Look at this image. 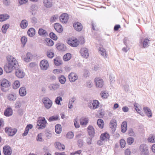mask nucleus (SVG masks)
<instances>
[{
    "instance_id": "obj_1",
    "label": "nucleus",
    "mask_w": 155,
    "mask_h": 155,
    "mask_svg": "<svg viewBox=\"0 0 155 155\" xmlns=\"http://www.w3.org/2000/svg\"><path fill=\"white\" fill-rule=\"evenodd\" d=\"M19 68V65L16 59L10 55V73Z\"/></svg>"
},
{
    "instance_id": "obj_2",
    "label": "nucleus",
    "mask_w": 155,
    "mask_h": 155,
    "mask_svg": "<svg viewBox=\"0 0 155 155\" xmlns=\"http://www.w3.org/2000/svg\"><path fill=\"white\" fill-rule=\"evenodd\" d=\"M47 121L44 117L39 118L37 121L36 127L38 129H44L46 127Z\"/></svg>"
},
{
    "instance_id": "obj_3",
    "label": "nucleus",
    "mask_w": 155,
    "mask_h": 155,
    "mask_svg": "<svg viewBox=\"0 0 155 155\" xmlns=\"http://www.w3.org/2000/svg\"><path fill=\"white\" fill-rule=\"evenodd\" d=\"M42 102L44 107L47 109L50 108L53 104L52 101L47 97L43 98L42 99Z\"/></svg>"
},
{
    "instance_id": "obj_4",
    "label": "nucleus",
    "mask_w": 155,
    "mask_h": 155,
    "mask_svg": "<svg viewBox=\"0 0 155 155\" xmlns=\"http://www.w3.org/2000/svg\"><path fill=\"white\" fill-rule=\"evenodd\" d=\"M99 104L100 103L98 101L94 100L93 101H89L87 103V105L90 109L95 110L98 108Z\"/></svg>"
},
{
    "instance_id": "obj_5",
    "label": "nucleus",
    "mask_w": 155,
    "mask_h": 155,
    "mask_svg": "<svg viewBox=\"0 0 155 155\" xmlns=\"http://www.w3.org/2000/svg\"><path fill=\"white\" fill-rule=\"evenodd\" d=\"M140 153L141 155H149V151L148 147L146 144H142L139 147Z\"/></svg>"
},
{
    "instance_id": "obj_6",
    "label": "nucleus",
    "mask_w": 155,
    "mask_h": 155,
    "mask_svg": "<svg viewBox=\"0 0 155 155\" xmlns=\"http://www.w3.org/2000/svg\"><path fill=\"white\" fill-rule=\"evenodd\" d=\"M68 44L72 47H76L79 45L78 40L76 38H70L67 41Z\"/></svg>"
},
{
    "instance_id": "obj_7",
    "label": "nucleus",
    "mask_w": 155,
    "mask_h": 155,
    "mask_svg": "<svg viewBox=\"0 0 155 155\" xmlns=\"http://www.w3.org/2000/svg\"><path fill=\"white\" fill-rule=\"evenodd\" d=\"M80 53L82 57L87 58L89 56L88 50L86 48H82L80 51Z\"/></svg>"
},
{
    "instance_id": "obj_8",
    "label": "nucleus",
    "mask_w": 155,
    "mask_h": 155,
    "mask_svg": "<svg viewBox=\"0 0 155 155\" xmlns=\"http://www.w3.org/2000/svg\"><path fill=\"white\" fill-rule=\"evenodd\" d=\"M40 66L42 70H47L49 67V64L48 61L46 60H43L41 61L40 63Z\"/></svg>"
},
{
    "instance_id": "obj_9",
    "label": "nucleus",
    "mask_w": 155,
    "mask_h": 155,
    "mask_svg": "<svg viewBox=\"0 0 155 155\" xmlns=\"http://www.w3.org/2000/svg\"><path fill=\"white\" fill-rule=\"evenodd\" d=\"M1 86L2 87V89L5 91L8 90L9 84L8 81L6 79H3L2 82Z\"/></svg>"
},
{
    "instance_id": "obj_10",
    "label": "nucleus",
    "mask_w": 155,
    "mask_h": 155,
    "mask_svg": "<svg viewBox=\"0 0 155 155\" xmlns=\"http://www.w3.org/2000/svg\"><path fill=\"white\" fill-rule=\"evenodd\" d=\"M68 19V15L66 13L62 14L59 17V19L60 21L64 23H67Z\"/></svg>"
},
{
    "instance_id": "obj_11",
    "label": "nucleus",
    "mask_w": 155,
    "mask_h": 155,
    "mask_svg": "<svg viewBox=\"0 0 155 155\" xmlns=\"http://www.w3.org/2000/svg\"><path fill=\"white\" fill-rule=\"evenodd\" d=\"M15 73L16 76L18 78H24L25 76V73L22 70L19 68H17L15 70Z\"/></svg>"
},
{
    "instance_id": "obj_12",
    "label": "nucleus",
    "mask_w": 155,
    "mask_h": 155,
    "mask_svg": "<svg viewBox=\"0 0 155 155\" xmlns=\"http://www.w3.org/2000/svg\"><path fill=\"white\" fill-rule=\"evenodd\" d=\"M68 78L71 82H74L78 78V76L75 73L71 72L68 75Z\"/></svg>"
},
{
    "instance_id": "obj_13",
    "label": "nucleus",
    "mask_w": 155,
    "mask_h": 155,
    "mask_svg": "<svg viewBox=\"0 0 155 155\" xmlns=\"http://www.w3.org/2000/svg\"><path fill=\"white\" fill-rule=\"evenodd\" d=\"M151 41L150 38L148 37H146L144 39L143 41L142 39L140 40V43H142L143 44V47L144 48L148 47L150 44V41Z\"/></svg>"
},
{
    "instance_id": "obj_14",
    "label": "nucleus",
    "mask_w": 155,
    "mask_h": 155,
    "mask_svg": "<svg viewBox=\"0 0 155 155\" xmlns=\"http://www.w3.org/2000/svg\"><path fill=\"white\" fill-rule=\"evenodd\" d=\"M4 69L5 71L7 73L10 72V58L9 57H7V58Z\"/></svg>"
},
{
    "instance_id": "obj_15",
    "label": "nucleus",
    "mask_w": 155,
    "mask_h": 155,
    "mask_svg": "<svg viewBox=\"0 0 155 155\" xmlns=\"http://www.w3.org/2000/svg\"><path fill=\"white\" fill-rule=\"evenodd\" d=\"M89 135L91 138H93L95 134L94 129L92 126H89L87 128Z\"/></svg>"
},
{
    "instance_id": "obj_16",
    "label": "nucleus",
    "mask_w": 155,
    "mask_h": 155,
    "mask_svg": "<svg viewBox=\"0 0 155 155\" xmlns=\"http://www.w3.org/2000/svg\"><path fill=\"white\" fill-rule=\"evenodd\" d=\"M56 48L59 51H64L66 50V47L64 44L58 43L56 45Z\"/></svg>"
},
{
    "instance_id": "obj_17",
    "label": "nucleus",
    "mask_w": 155,
    "mask_h": 155,
    "mask_svg": "<svg viewBox=\"0 0 155 155\" xmlns=\"http://www.w3.org/2000/svg\"><path fill=\"white\" fill-rule=\"evenodd\" d=\"M54 28L55 30L58 32L61 33L63 31L62 26L59 23H56L54 24Z\"/></svg>"
},
{
    "instance_id": "obj_18",
    "label": "nucleus",
    "mask_w": 155,
    "mask_h": 155,
    "mask_svg": "<svg viewBox=\"0 0 155 155\" xmlns=\"http://www.w3.org/2000/svg\"><path fill=\"white\" fill-rule=\"evenodd\" d=\"M95 81L97 87L101 88L103 87L104 84V81L102 79H100L98 78H95Z\"/></svg>"
},
{
    "instance_id": "obj_19",
    "label": "nucleus",
    "mask_w": 155,
    "mask_h": 155,
    "mask_svg": "<svg viewBox=\"0 0 155 155\" xmlns=\"http://www.w3.org/2000/svg\"><path fill=\"white\" fill-rule=\"evenodd\" d=\"M73 27L75 29L78 31H81L83 28L81 23L78 22L74 23L73 24Z\"/></svg>"
},
{
    "instance_id": "obj_20",
    "label": "nucleus",
    "mask_w": 155,
    "mask_h": 155,
    "mask_svg": "<svg viewBox=\"0 0 155 155\" xmlns=\"http://www.w3.org/2000/svg\"><path fill=\"white\" fill-rule=\"evenodd\" d=\"M143 109L145 113L148 117L150 118L152 117V114L151 110L150 108L148 107H143Z\"/></svg>"
},
{
    "instance_id": "obj_21",
    "label": "nucleus",
    "mask_w": 155,
    "mask_h": 155,
    "mask_svg": "<svg viewBox=\"0 0 155 155\" xmlns=\"http://www.w3.org/2000/svg\"><path fill=\"white\" fill-rule=\"evenodd\" d=\"M26 57L24 58L23 59L24 61L27 62H29L31 61L33 57V55L31 52H28L26 55Z\"/></svg>"
},
{
    "instance_id": "obj_22",
    "label": "nucleus",
    "mask_w": 155,
    "mask_h": 155,
    "mask_svg": "<svg viewBox=\"0 0 155 155\" xmlns=\"http://www.w3.org/2000/svg\"><path fill=\"white\" fill-rule=\"evenodd\" d=\"M19 94L21 97H24L26 94V90L25 87H21L19 90Z\"/></svg>"
},
{
    "instance_id": "obj_23",
    "label": "nucleus",
    "mask_w": 155,
    "mask_h": 155,
    "mask_svg": "<svg viewBox=\"0 0 155 155\" xmlns=\"http://www.w3.org/2000/svg\"><path fill=\"white\" fill-rule=\"evenodd\" d=\"M59 86L60 85L59 84L55 83L50 84L48 86V88L50 90L54 91L59 88Z\"/></svg>"
},
{
    "instance_id": "obj_24",
    "label": "nucleus",
    "mask_w": 155,
    "mask_h": 155,
    "mask_svg": "<svg viewBox=\"0 0 155 155\" xmlns=\"http://www.w3.org/2000/svg\"><path fill=\"white\" fill-rule=\"evenodd\" d=\"M43 3L44 6L47 8H50L52 6V2L49 0H44Z\"/></svg>"
},
{
    "instance_id": "obj_25",
    "label": "nucleus",
    "mask_w": 155,
    "mask_h": 155,
    "mask_svg": "<svg viewBox=\"0 0 155 155\" xmlns=\"http://www.w3.org/2000/svg\"><path fill=\"white\" fill-rule=\"evenodd\" d=\"M127 130V123L126 121H124L122 123L121 127V132L124 133Z\"/></svg>"
},
{
    "instance_id": "obj_26",
    "label": "nucleus",
    "mask_w": 155,
    "mask_h": 155,
    "mask_svg": "<svg viewBox=\"0 0 155 155\" xmlns=\"http://www.w3.org/2000/svg\"><path fill=\"white\" fill-rule=\"evenodd\" d=\"M55 147L59 150L63 151L65 149V146L64 145L61 144L60 142H57L55 143Z\"/></svg>"
},
{
    "instance_id": "obj_27",
    "label": "nucleus",
    "mask_w": 155,
    "mask_h": 155,
    "mask_svg": "<svg viewBox=\"0 0 155 155\" xmlns=\"http://www.w3.org/2000/svg\"><path fill=\"white\" fill-rule=\"evenodd\" d=\"M76 98L75 97H73L69 99L68 105V107L69 109H71L73 107V104L76 100Z\"/></svg>"
},
{
    "instance_id": "obj_28",
    "label": "nucleus",
    "mask_w": 155,
    "mask_h": 155,
    "mask_svg": "<svg viewBox=\"0 0 155 155\" xmlns=\"http://www.w3.org/2000/svg\"><path fill=\"white\" fill-rule=\"evenodd\" d=\"M38 33L41 36H46L48 35V34L46 31L42 28H40L38 31Z\"/></svg>"
},
{
    "instance_id": "obj_29",
    "label": "nucleus",
    "mask_w": 155,
    "mask_h": 155,
    "mask_svg": "<svg viewBox=\"0 0 155 155\" xmlns=\"http://www.w3.org/2000/svg\"><path fill=\"white\" fill-rule=\"evenodd\" d=\"M35 30L33 28H30L28 31L27 34L28 35L31 37L34 36L35 34Z\"/></svg>"
},
{
    "instance_id": "obj_30",
    "label": "nucleus",
    "mask_w": 155,
    "mask_h": 155,
    "mask_svg": "<svg viewBox=\"0 0 155 155\" xmlns=\"http://www.w3.org/2000/svg\"><path fill=\"white\" fill-rule=\"evenodd\" d=\"M28 25V22L26 20H23L21 22L20 27L22 29H25L27 27Z\"/></svg>"
},
{
    "instance_id": "obj_31",
    "label": "nucleus",
    "mask_w": 155,
    "mask_h": 155,
    "mask_svg": "<svg viewBox=\"0 0 155 155\" xmlns=\"http://www.w3.org/2000/svg\"><path fill=\"white\" fill-rule=\"evenodd\" d=\"M110 138L109 134L106 132L102 134L100 136L101 140L104 141L105 139H108Z\"/></svg>"
},
{
    "instance_id": "obj_32",
    "label": "nucleus",
    "mask_w": 155,
    "mask_h": 155,
    "mask_svg": "<svg viewBox=\"0 0 155 155\" xmlns=\"http://www.w3.org/2000/svg\"><path fill=\"white\" fill-rule=\"evenodd\" d=\"M117 125V121L115 120H112L110 123V126L112 129L115 130Z\"/></svg>"
},
{
    "instance_id": "obj_33",
    "label": "nucleus",
    "mask_w": 155,
    "mask_h": 155,
    "mask_svg": "<svg viewBox=\"0 0 155 155\" xmlns=\"http://www.w3.org/2000/svg\"><path fill=\"white\" fill-rule=\"evenodd\" d=\"M9 15L7 14H1L0 15V21L2 22L8 19L9 18Z\"/></svg>"
},
{
    "instance_id": "obj_34",
    "label": "nucleus",
    "mask_w": 155,
    "mask_h": 155,
    "mask_svg": "<svg viewBox=\"0 0 155 155\" xmlns=\"http://www.w3.org/2000/svg\"><path fill=\"white\" fill-rule=\"evenodd\" d=\"M99 53L104 58H107V54L105 49L103 48H100L99 51Z\"/></svg>"
},
{
    "instance_id": "obj_35",
    "label": "nucleus",
    "mask_w": 155,
    "mask_h": 155,
    "mask_svg": "<svg viewBox=\"0 0 155 155\" xmlns=\"http://www.w3.org/2000/svg\"><path fill=\"white\" fill-rule=\"evenodd\" d=\"M55 132L58 134H60L61 132L62 128L61 125L58 124H56L55 127Z\"/></svg>"
},
{
    "instance_id": "obj_36",
    "label": "nucleus",
    "mask_w": 155,
    "mask_h": 155,
    "mask_svg": "<svg viewBox=\"0 0 155 155\" xmlns=\"http://www.w3.org/2000/svg\"><path fill=\"white\" fill-rule=\"evenodd\" d=\"M3 150L4 154L5 155H10V147L8 145L4 147Z\"/></svg>"
},
{
    "instance_id": "obj_37",
    "label": "nucleus",
    "mask_w": 155,
    "mask_h": 155,
    "mask_svg": "<svg viewBox=\"0 0 155 155\" xmlns=\"http://www.w3.org/2000/svg\"><path fill=\"white\" fill-rule=\"evenodd\" d=\"M46 43V45L49 46H52L54 44V41L49 38H46L45 40Z\"/></svg>"
},
{
    "instance_id": "obj_38",
    "label": "nucleus",
    "mask_w": 155,
    "mask_h": 155,
    "mask_svg": "<svg viewBox=\"0 0 155 155\" xmlns=\"http://www.w3.org/2000/svg\"><path fill=\"white\" fill-rule=\"evenodd\" d=\"M97 124L99 127L101 129H102L104 125V122L103 120L101 119H99L97 120Z\"/></svg>"
},
{
    "instance_id": "obj_39",
    "label": "nucleus",
    "mask_w": 155,
    "mask_h": 155,
    "mask_svg": "<svg viewBox=\"0 0 155 155\" xmlns=\"http://www.w3.org/2000/svg\"><path fill=\"white\" fill-rule=\"evenodd\" d=\"M54 63L56 66H58L62 64V61L58 58H56L54 59Z\"/></svg>"
},
{
    "instance_id": "obj_40",
    "label": "nucleus",
    "mask_w": 155,
    "mask_h": 155,
    "mask_svg": "<svg viewBox=\"0 0 155 155\" xmlns=\"http://www.w3.org/2000/svg\"><path fill=\"white\" fill-rule=\"evenodd\" d=\"M71 54L70 53H68L64 55L63 59L64 61H68L71 59Z\"/></svg>"
},
{
    "instance_id": "obj_41",
    "label": "nucleus",
    "mask_w": 155,
    "mask_h": 155,
    "mask_svg": "<svg viewBox=\"0 0 155 155\" xmlns=\"http://www.w3.org/2000/svg\"><path fill=\"white\" fill-rule=\"evenodd\" d=\"M101 97L104 99H106L109 96V94L107 91H102L101 93Z\"/></svg>"
},
{
    "instance_id": "obj_42",
    "label": "nucleus",
    "mask_w": 155,
    "mask_h": 155,
    "mask_svg": "<svg viewBox=\"0 0 155 155\" xmlns=\"http://www.w3.org/2000/svg\"><path fill=\"white\" fill-rule=\"evenodd\" d=\"M20 85V82L18 80L15 81L13 84V88L16 89L18 88Z\"/></svg>"
},
{
    "instance_id": "obj_43",
    "label": "nucleus",
    "mask_w": 155,
    "mask_h": 155,
    "mask_svg": "<svg viewBox=\"0 0 155 155\" xmlns=\"http://www.w3.org/2000/svg\"><path fill=\"white\" fill-rule=\"evenodd\" d=\"M58 80L59 82L61 84H64L66 81V78L63 75H61L58 78Z\"/></svg>"
},
{
    "instance_id": "obj_44",
    "label": "nucleus",
    "mask_w": 155,
    "mask_h": 155,
    "mask_svg": "<svg viewBox=\"0 0 155 155\" xmlns=\"http://www.w3.org/2000/svg\"><path fill=\"white\" fill-rule=\"evenodd\" d=\"M62 101V99L61 97L58 96L55 98V103L58 105H61V101Z\"/></svg>"
},
{
    "instance_id": "obj_45",
    "label": "nucleus",
    "mask_w": 155,
    "mask_h": 155,
    "mask_svg": "<svg viewBox=\"0 0 155 155\" xmlns=\"http://www.w3.org/2000/svg\"><path fill=\"white\" fill-rule=\"evenodd\" d=\"M88 119L87 118H84L80 120V123L81 125H85L88 123Z\"/></svg>"
},
{
    "instance_id": "obj_46",
    "label": "nucleus",
    "mask_w": 155,
    "mask_h": 155,
    "mask_svg": "<svg viewBox=\"0 0 155 155\" xmlns=\"http://www.w3.org/2000/svg\"><path fill=\"white\" fill-rule=\"evenodd\" d=\"M59 118L58 116L57 115L53 116L50 117L48 119V120L49 122H51L57 120Z\"/></svg>"
},
{
    "instance_id": "obj_47",
    "label": "nucleus",
    "mask_w": 155,
    "mask_h": 155,
    "mask_svg": "<svg viewBox=\"0 0 155 155\" xmlns=\"http://www.w3.org/2000/svg\"><path fill=\"white\" fill-rule=\"evenodd\" d=\"M148 141L150 143L155 142V136L152 134L150 135L148 138Z\"/></svg>"
},
{
    "instance_id": "obj_48",
    "label": "nucleus",
    "mask_w": 155,
    "mask_h": 155,
    "mask_svg": "<svg viewBox=\"0 0 155 155\" xmlns=\"http://www.w3.org/2000/svg\"><path fill=\"white\" fill-rule=\"evenodd\" d=\"M49 36L51 38L54 40H56L58 39L57 36L53 32H51L50 33Z\"/></svg>"
},
{
    "instance_id": "obj_49",
    "label": "nucleus",
    "mask_w": 155,
    "mask_h": 155,
    "mask_svg": "<svg viewBox=\"0 0 155 155\" xmlns=\"http://www.w3.org/2000/svg\"><path fill=\"white\" fill-rule=\"evenodd\" d=\"M134 139L132 137H130L128 138L127 140V142L128 144L130 145L131 144L134 142Z\"/></svg>"
},
{
    "instance_id": "obj_50",
    "label": "nucleus",
    "mask_w": 155,
    "mask_h": 155,
    "mask_svg": "<svg viewBox=\"0 0 155 155\" xmlns=\"http://www.w3.org/2000/svg\"><path fill=\"white\" fill-rule=\"evenodd\" d=\"M58 15H55L52 16L50 19V21L51 23L55 21L58 18Z\"/></svg>"
},
{
    "instance_id": "obj_51",
    "label": "nucleus",
    "mask_w": 155,
    "mask_h": 155,
    "mask_svg": "<svg viewBox=\"0 0 155 155\" xmlns=\"http://www.w3.org/2000/svg\"><path fill=\"white\" fill-rule=\"evenodd\" d=\"M47 55L48 58H52L54 57V54L53 52L48 51L47 52Z\"/></svg>"
},
{
    "instance_id": "obj_52",
    "label": "nucleus",
    "mask_w": 155,
    "mask_h": 155,
    "mask_svg": "<svg viewBox=\"0 0 155 155\" xmlns=\"http://www.w3.org/2000/svg\"><path fill=\"white\" fill-rule=\"evenodd\" d=\"M9 27V24H5L4 25H3L2 28V31L4 33H5L6 32L8 28Z\"/></svg>"
},
{
    "instance_id": "obj_53",
    "label": "nucleus",
    "mask_w": 155,
    "mask_h": 155,
    "mask_svg": "<svg viewBox=\"0 0 155 155\" xmlns=\"http://www.w3.org/2000/svg\"><path fill=\"white\" fill-rule=\"evenodd\" d=\"M99 115L98 117L99 118H102L104 115V111L103 109H101V110H99L98 111Z\"/></svg>"
},
{
    "instance_id": "obj_54",
    "label": "nucleus",
    "mask_w": 155,
    "mask_h": 155,
    "mask_svg": "<svg viewBox=\"0 0 155 155\" xmlns=\"http://www.w3.org/2000/svg\"><path fill=\"white\" fill-rule=\"evenodd\" d=\"M16 98V94L15 93H12L10 94V101H14Z\"/></svg>"
},
{
    "instance_id": "obj_55",
    "label": "nucleus",
    "mask_w": 155,
    "mask_h": 155,
    "mask_svg": "<svg viewBox=\"0 0 155 155\" xmlns=\"http://www.w3.org/2000/svg\"><path fill=\"white\" fill-rule=\"evenodd\" d=\"M67 137L69 139H72L74 137V134L72 132H68L66 135Z\"/></svg>"
},
{
    "instance_id": "obj_56",
    "label": "nucleus",
    "mask_w": 155,
    "mask_h": 155,
    "mask_svg": "<svg viewBox=\"0 0 155 155\" xmlns=\"http://www.w3.org/2000/svg\"><path fill=\"white\" fill-rule=\"evenodd\" d=\"M74 124L75 127L78 128L80 127V126L78 122V120L76 118L74 120Z\"/></svg>"
},
{
    "instance_id": "obj_57",
    "label": "nucleus",
    "mask_w": 155,
    "mask_h": 155,
    "mask_svg": "<svg viewBox=\"0 0 155 155\" xmlns=\"http://www.w3.org/2000/svg\"><path fill=\"white\" fill-rule=\"evenodd\" d=\"M4 115L7 117H9L10 116V107H8L5 110Z\"/></svg>"
},
{
    "instance_id": "obj_58",
    "label": "nucleus",
    "mask_w": 155,
    "mask_h": 155,
    "mask_svg": "<svg viewBox=\"0 0 155 155\" xmlns=\"http://www.w3.org/2000/svg\"><path fill=\"white\" fill-rule=\"evenodd\" d=\"M17 131V130L16 129H12L10 127V136H12L15 135Z\"/></svg>"
},
{
    "instance_id": "obj_59",
    "label": "nucleus",
    "mask_w": 155,
    "mask_h": 155,
    "mask_svg": "<svg viewBox=\"0 0 155 155\" xmlns=\"http://www.w3.org/2000/svg\"><path fill=\"white\" fill-rule=\"evenodd\" d=\"M78 146L79 147H81L83 145V141L81 139H80L78 141Z\"/></svg>"
},
{
    "instance_id": "obj_60",
    "label": "nucleus",
    "mask_w": 155,
    "mask_h": 155,
    "mask_svg": "<svg viewBox=\"0 0 155 155\" xmlns=\"http://www.w3.org/2000/svg\"><path fill=\"white\" fill-rule=\"evenodd\" d=\"M21 41L22 44L24 45H25L27 41V38L23 36L21 38Z\"/></svg>"
},
{
    "instance_id": "obj_61",
    "label": "nucleus",
    "mask_w": 155,
    "mask_h": 155,
    "mask_svg": "<svg viewBox=\"0 0 155 155\" xmlns=\"http://www.w3.org/2000/svg\"><path fill=\"white\" fill-rule=\"evenodd\" d=\"M120 143L121 148H124L125 147L126 144L125 140L123 139L120 140Z\"/></svg>"
},
{
    "instance_id": "obj_62",
    "label": "nucleus",
    "mask_w": 155,
    "mask_h": 155,
    "mask_svg": "<svg viewBox=\"0 0 155 155\" xmlns=\"http://www.w3.org/2000/svg\"><path fill=\"white\" fill-rule=\"evenodd\" d=\"M129 42L130 41L128 38L125 37L124 38V43L126 46H127V45L129 44Z\"/></svg>"
},
{
    "instance_id": "obj_63",
    "label": "nucleus",
    "mask_w": 155,
    "mask_h": 155,
    "mask_svg": "<svg viewBox=\"0 0 155 155\" xmlns=\"http://www.w3.org/2000/svg\"><path fill=\"white\" fill-rule=\"evenodd\" d=\"M45 135L48 139H50L52 136V134L50 132H46L45 133Z\"/></svg>"
},
{
    "instance_id": "obj_64",
    "label": "nucleus",
    "mask_w": 155,
    "mask_h": 155,
    "mask_svg": "<svg viewBox=\"0 0 155 155\" xmlns=\"http://www.w3.org/2000/svg\"><path fill=\"white\" fill-rule=\"evenodd\" d=\"M15 107L17 108H20L21 106V103L19 101H17L15 104Z\"/></svg>"
}]
</instances>
